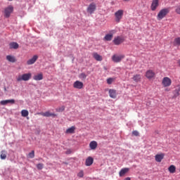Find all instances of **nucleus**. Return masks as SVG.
<instances>
[{"label": "nucleus", "instance_id": "nucleus-19", "mask_svg": "<svg viewBox=\"0 0 180 180\" xmlns=\"http://www.w3.org/2000/svg\"><path fill=\"white\" fill-rule=\"evenodd\" d=\"M129 171V169L127 167L122 169L119 172L120 176H124V175H126V174H127Z\"/></svg>", "mask_w": 180, "mask_h": 180}, {"label": "nucleus", "instance_id": "nucleus-32", "mask_svg": "<svg viewBox=\"0 0 180 180\" xmlns=\"http://www.w3.org/2000/svg\"><path fill=\"white\" fill-rule=\"evenodd\" d=\"M28 158H34V150H32V151L28 154Z\"/></svg>", "mask_w": 180, "mask_h": 180}, {"label": "nucleus", "instance_id": "nucleus-8", "mask_svg": "<svg viewBox=\"0 0 180 180\" xmlns=\"http://www.w3.org/2000/svg\"><path fill=\"white\" fill-rule=\"evenodd\" d=\"M37 115H40L41 116H44V117H56V116H57L56 114L50 112V111H46L45 112H38Z\"/></svg>", "mask_w": 180, "mask_h": 180}, {"label": "nucleus", "instance_id": "nucleus-44", "mask_svg": "<svg viewBox=\"0 0 180 180\" xmlns=\"http://www.w3.org/2000/svg\"><path fill=\"white\" fill-rule=\"evenodd\" d=\"M165 91H169V89H166Z\"/></svg>", "mask_w": 180, "mask_h": 180}, {"label": "nucleus", "instance_id": "nucleus-20", "mask_svg": "<svg viewBox=\"0 0 180 180\" xmlns=\"http://www.w3.org/2000/svg\"><path fill=\"white\" fill-rule=\"evenodd\" d=\"M93 57L96 60V61H102L103 58H102V56L98 54V53H94Z\"/></svg>", "mask_w": 180, "mask_h": 180}, {"label": "nucleus", "instance_id": "nucleus-27", "mask_svg": "<svg viewBox=\"0 0 180 180\" xmlns=\"http://www.w3.org/2000/svg\"><path fill=\"white\" fill-rule=\"evenodd\" d=\"M133 79L135 82H140V81H141V75H136L133 77Z\"/></svg>", "mask_w": 180, "mask_h": 180}, {"label": "nucleus", "instance_id": "nucleus-25", "mask_svg": "<svg viewBox=\"0 0 180 180\" xmlns=\"http://www.w3.org/2000/svg\"><path fill=\"white\" fill-rule=\"evenodd\" d=\"M168 169L170 174H175V172L176 171V167L174 165H172L169 167Z\"/></svg>", "mask_w": 180, "mask_h": 180}, {"label": "nucleus", "instance_id": "nucleus-18", "mask_svg": "<svg viewBox=\"0 0 180 180\" xmlns=\"http://www.w3.org/2000/svg\"><path fill=\"white\" fill-rule=\"evenodd\" d=\"M89 147L91 150H96V148L98 147V142L96 141H92L89 143Z\"/></svg>", "mask_w": 180, "mask_h": 180}, {"label": "nucleus", "instance_id": "nucleus-5", "mask_svg": "<svg viewBox=\"0 0 180 180\" xmlns=\"http://www.w3.org/2000/svg\"><path fill=\"white\" fill-rule=\"evenodd\" d=\"M124 11L123 10H118L117 12L115 13V21L119 23L122 18H123V13Z\"/></svg>", "mask_w": 180, "mask_h": 180}, {"label": "nucleus", "instance_id": "nucleus-1", "mask_svg": "<svg viewBox=\"0 0 180 180\" xmlns=\"http://www.w3.org/2000/svg\"><path fill=\"white\" fill-rule=\"evenodd\" d=\"M169 8H165L160 10L157 16L158 20H162V19H164V18H165V16L169 13Z\"/></svg>", "mask_w": 180, "mask_h": 180}, {"label": "nucleus", "instance_id": "nucleus-3", "mask_svg": "<svg viewBox=\"0 0 180 180\" xmlns=\"http://www.w3.org/2000/svg\"><path fill=\"white\" fill-rule=\"evenodd\" d=\"M11 13H13V6H8L4 9L5 18H10Z\"/></svg>", "mask_w": 180, "mask_h": 180}, {"label": "nucleus", "instance_id": "nucleus-33", "mask_svg": "<svg viewBox=\"0 0 180 180\" xmlns=\"http://www.w3.org/2000/svg\"><path fill=\"white\" fill-rule=\"evenodd\" d=\"M113 81H115V79L113 78L110 77L107 79V84H108V85H111Z\"/></svg>", "mask_w": 180, "mask_h": 180}, {"label": "nucleus", "instance_id": "nucleus-9", "mask_svg": "<svg viewBox=\"0 0 180 180\" xmlns=\"http://www.w3.org/2000/svg\"><path fill=\"white\" fill-rule=\"evenodd\" d=\"M162 84L165 87L171 86V84H172V81L171 80V79H169V77H166L163 78L162 81Z\"/></svg>", "mask_w": 180, "mask_h": 180}, {"label": "nucleus", "instance_id": "nucleus-11", "mask_svg": "<svg viewBox=\"0 0 180 180\" xmlns=\"http://www.w3.org/2000/svg\"><path fill=\"white\" fill-rule=\"evenodd\" d=\"M73 87L75 89H82V88H84V83L77 80L74 82Z\"/></svg>", "mask_w": 180, "mask_h": 180}, {"label": "nucleus", "instance_id": "nucleus-36", "mask_svg": "<svg viewBox=\"0 0 180 180\" xmlns=\"http://www.w3.org/2000/svg\"><path fill=\"white\" fill-rule=\"evenodd\" d=\"M7 102H8V103H11V105H14L15 99L7 100Z\"/></svg>", "mask_w": 180, "mask_h": 180}, {"label": "nucleus", "instance_id": "nucleus-2", "mask_svg": "<svg viewBox=\"0 0 180 180\" xmlns=\"http://www.w3.org/2000/svg\"><path fill=\"white\" fill-rule=\"evenodd\" d=\"M32 78V73H25L23 75H19L16 77V80L18 82H20V81H29Z\"/></svg>", "mask_w": 180, "mask_h": 180}, {"label": "nucleus", "instance_id": "nucleus-43", "mask_svg": "<svg viewBox=\"0 0 180 180\" xmlns=\"http://www.w3.org/2000/svg\"><path fill=\"white\" fill-rule=\"evenodd\" d=\"M124 2H129L130 0H123Z\"/></svg>", "mask_w": 180, "mask_h": 180}, {"label": "nucleus", "instance_id": "nucleus-39", "mask_svg": "<svg viewBox=\"0 0 180 180\" xmlns=\"http://www.w3.org/2000/svg\"><path fill=\"white\" fill-rule=\"evenodd\" d=\"M132 134H133V136H139V133L137 131H133Z\"/></svg>", "mask_w": 180, "mask_h": 180}, {"label": "nucleus", "instance_id": "nucleus-34", "mask_svg": "<svg viewBox=\"0 0 180 180\" xmlns=\"http://www.w3.org/2000/svg\"><path fill=\"white\" fill-rule=\"evenodd\" d=\"M44 165L42 163H39L37 165V169H41L42 168H44Z\"/></svg>", "mask_w": 180, "mask_h": 180}, {"label": "nucleus", "instance_id": "nucleus-38", "mask_svg": "<svg viewBox=\"0 0 180 180\" xmlns=\"http://www.w3.org/2000/svg\"><path fill=\"white\" fill-rule=\"evenodd\" d=\"M1 105H8V100L1 101Z\"/></svg>", "mask_w": 180, "mask_h": 180}, {"label": "nucleus", "instance_id": "nucleus-31", "mask_svg": "<svg viewBox=\"0 0 180 180\" xmlns=\"http://www.w3.org/2000/svg\"><path fill=\"white\" fill-rule=\"evenodd\" d=\"M79 78L80 79H86V75L85 73H81L79 75Z\"/></svg>", "mask_w": 180, "mask_h": 180}, {"label": "nucleus", "instance_id": "nucleus-22", "mask_svg": "<svg viewBox=\"0 0 180 180\" xmlns=\"http://www.w3.org/2000/svg\"><path fill=\"white\" fill-rule=\"evenodd\" d=\"M10 49H13L14 50H18L19 49V44L16 42H11L9 44Z\"/></svg>", "mask_w": 180, "mask_h": 180}, {"label": "nucleus", "instance_id": "nucleus-37", "mask_svg": "<svg viewBox=\"0 0 180 180\" xmlns=\"http://www.w3.org/2000/svg\"><path fill=\"white\" fill-rule=\"evenodd\" d=\"M176 13H178V15H180V6L176 7Z\"/></svg>", "mask_w": 180, "mask_h": 180}, {"label": "nucleus", "instance_id": "nucleus-21", "mask_svg": "<svg viewBox=\"0 0 180 180\" xmlns=\"http://www.w3.org/2000/svg\"><path fill=\"white\" fill-rule=\"evenodd\" d=\"M6 60L9 63H16V58L13 56L8 55L6 56Z\"/></svg>", "mask_w": 180, "mask_h": 180}, {"label": "nucleus", "instance_id": "nucleus-14", "mask_svg": "<svg viewBox=\"0 0 180 180\" xmlns=\"http://www.w3.org/2000/svg\"><path fill=\"white\" fill-rule=\"evenodd\" d=\"M164 153L158 154L155 156V160L157 162H161L164 160Z\"/></svg>", "mask_w": 180, "mask_h": 180}, {"label": "nucleus", "instance_id": "nucleus-26", "mask_svg": "<svg viewBox=\"0 0 180 180\" xmlns=\"http://www.w3.org/2000/svg\"><path fill=\"white\" fill-rule=\"evenodd\" d=\"M112 39H113V34H107L104 37V40H106V41H110Z\"/></svg>", "mask_w": 180, "mask_h": 180}, {"label": "nucleus", "instance_id": "nucleus-10", "mask_svg": "<svg viewBox=\"0 0 180 180\" xmlns=\"http://www.w3.org/2000/svg\"><path fill=\"white\" fill-rule=\"evenodd\" d=\"M160 6V0H152V4L150 6L151 11H157V8Z\"/></svg>", "mask_w": 180, "mask_h": 180}, {"label": "nucleus", "instance_id": "nucleus-42", "mask_svg": "<svg viewBox=\"0 0 180 180\" xmlns=\"http://www.w3.org/2000/svg\"><path fill=\"white\" fill-rule=\"evenodd\" d=\"M38 160H39V161H43V158H39L38 159Z\"/></svg>", "mask_w": 180, "mask_h": 180}, {"label": "nucleus", "instance_id": "nucleus-13", "mask_svg": "<svg viewBox=\"0 0 180 180\" xmlns=\"http://www.w3.org/2000/svg\"><path fill=\"white\" fill-rule=\"evenodd\" d=\"M39 58V56L37 55H34L31 59H29L27 61V65H32L34 64L36 61H37V59Z\"/></svg>", "mask_w": 180, "mask_h": 180}, {"label": "nucleus", "instance_id": "nucleus-6", "mask_svg": "<svg viewBox=\"0 0 180 180\" xmlns=\"http://www.w3.org/2000/svg\"><path fill=\"white\" fill-rule=\"evenodd\" d=\"M124 58V55H117L115 54L112 56V60L114 63H120Z\"/></svg>", "mask_w": 180, "mask_h": 180}, {"label": "nucleus", "instance_id": "nucleus-29", "mask_svg": "<svg viewBox=\"0 0 180 180\" xmlns=\"http://www.w3.org/2000/svg\"><path fill=\"white\" fill-rule=\"evenodd\" d=\"M21 116H22V117H27V116H29V111L27 110H22L21 111Z\"/></svg>", "mask_w": 180, "mask_h": 180}, {"label": "nucleus", "instance_id": "nucleus-41", "mask_svg": "<svg viewBox=\"0 0 180 180\" xmlns=\"http://www.w3.org/2000/svg\"><path fill=\"white\" fill-rule=\"evenodd\" d=\"M177 64H179V66L180 67V59L177 61Z\"/></svg>", "mask_w": 180, "mask_h": 180}, {"label": "nucleus", "instance_id": "nucleus-28", "mask_svg": "<svg viewBox=\"0 0 180 180\" xmlns=\"http://www.w3.org/2000/svg\"><path fill=\"white\" fill-rule=\"evenodd\" d=\"M1 160H6V150H2L0 155Z\"/></svg>", "mask_w": 180, "mask_h": 180}, {"label": "nucleus", "instance_id": "nucleus-12", "mask_svg": "<svg viewBox=\"0 0 180 180\" xmlns=\"http://www.w3.org/2000/svg\"><path fill=\"white\" fill-rule=\"evenodd\" d=\"M146 77L148 79H153V78L155 77V72L151 70H147L146 72Z\"/></svg>", "mask_w": 180, "mask_h": 180}, {"label": "nucleus", "instance_id": "nucleus-40", "mask_svg": "<svg viewBox=\"0 0 180 180\" xmlns=\"http://www.w3.org/2000/svg\"><path fill=\"white\" fill-rule=\"evenodd\" d=\"M124 180H131V179H130V177H127Z\"/></svg>", "mask_w": 180, "mask_h": 180}, {"label": "nucleus", "instance_id": "nucleus-7", "mask_svg": "<svg viewBox=\"0 0 180 180\" xmlns=\"http://www.w3.org/2000/svg\"><path fill=\"white\" fill-rule=\"evenodd\" d=\"M86 11L88 13H90V15H92V13H94V12L96 11V4H95V3L90 4Z\"/></svg>", "mask_w": 180, "mask_h": 180}, {"label": "nucleus", "instance_id": "nucleus-45", "mask_svg": "<svg viewBox=\"0 0 180 180\" xmlns=\"http://www.w3.org/2000/svg\"><path fill=\"white\" fill-rule=\"evenodd\" d=\"M8 1H13V0H8Z\"/></svg>", "mask_w": 180, "mask_h": 180}, {"label": "nucleus", "instance_id": "nucleus-30", "mask_svg": "<svg viewBox=\"0 0 180 180\" xmlns=\"http://www.w3.org/2000/svg\"><path fill=\"white\" fill-rule=\"evenodd\" d=\"M64 110H65V107L64 105L56 108V112H64Z\"/></svg>", "mask_w": 180, "mask_h": 180}, {"label": "nucleus", "instance_id": "nucleus-16", "mask_svg": "<svg viewBox=\"0 0 180 180\" xmlns=\"http://www.w3.org/2000/svg\"><path fill=\"white\" fill-rule=\"evenodd\" d=\"M77 128H75V126H72L70 128H68L66 131H65V134H74V133H75V130Z\"/></svg>", "mask_w": 180, "mask_h": 180}, {"label": "nucleus", "instance_id": "nucleus-4", "mask_svg": "<svg viewBox=\"0 0 180 180\" xmlns=\"http://www.w3.org/2000/svg\"><path fill=\"white\" fill-rule=\"evenodd\" d=\"M124 41V37L122 36H117L114 38L112 43H114L115 46H119L122 44V43H123Z\"/></svg>", "mask_w": 180, "mask_h": 180}, {"label": "nucleus", "instance_id": "nucleus-17", "mask_svg": "<svg viewBox=\"0 0 180 180\" xmlns=\"http://www.w3.org/2000/svg\"><path fill=\"white\" fill-rule=\"evenodd\" d=\"M109 95H110V98H112V99H116V96H117V94H116V90L110 89Z\"/></svg>", "mask_w": 180, "mask_h": 180}, {"label": "nucleus", "instance_id": "nucleus-23", "mask_svg": "<svg viewBox=\"0 0 180 180\" xmlns=\"http://www.w3.org/2000/svg\"><path fill=\"white\" fill-rule=\"evenodd\" d=\"M33 79H34V81H41V79H43V73L34 75Z\"/></svg>", "mask_w": 180, "mask_h": 180}, {"label": "nucleus", "instance_id": "nucleus-15", "mask_svg": "<svg viewBox=\"0 0 180 180\" xmlns=\"http://www.w3.org/2000/svg\"><path fill=\"white\" fill-rule=\"evenodd\" d=\"M92 164H94V159L92 158V157L89 156L86 160L85 165L86 167H91V165H92Z\"/></svg>", "mask_w": 180, "mask_h": 180}, {"label": "nucleus", "instance_id": "nucleus-24", "mask_svg": "<svg viewBox=\"0 0 180 180\" xmlns=\"http://www.w3.org/2000/svg\"><path fill=\"white\" fill-rule=\"evenodd\" d=\"M173 46L175 47H179L180 46V37H177L173 41Z\"/></svg>", "mask_w": 180, "mask_h": 180}, {"label": "nucleus", "instance_id": "nucleus-35", "mask_svg": "<svg viewBox=\"0 0 180 180\" xmlns=\"http://www.w3.org/2000/svg\"><path fill=\"white\" fill-rule=\"evenodd\" d=\"M77 176H79V178H83L84 177V172L83 171H80L78 173Z\"/></svg>", "mask_w": 180, "mask_h": 180}]
</instances>
